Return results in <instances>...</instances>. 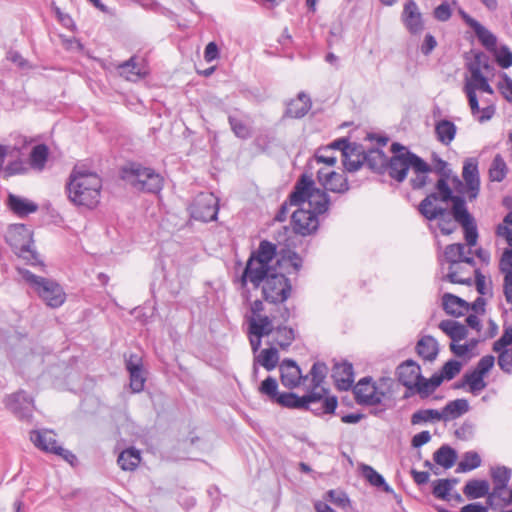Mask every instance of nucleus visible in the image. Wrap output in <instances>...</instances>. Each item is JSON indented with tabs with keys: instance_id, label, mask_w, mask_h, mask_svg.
<instances>
[{
	"instance_id": "nucleus-1",
	"label": "nucleus",
	"mask_w": 512,
	"mask_h": 512,
	"mask_svg": "<svg viewBox=\"0 0 512 512\" xmlns=\"http://www.w3.org/2000/svg\"><path fill=\"white\" fill-rule=\"evenodd\" d=\"M258 390L271 403L283 408L309 411L316 417L335 414L338 407V398L334 395L324 396L317 391H309L302 396L291 391L279 392L277 380L272 376L264 379Z\"/></svg>"
},
{
	"instance_id": "nucleus-2",
	"label": "nucleus",
	"mask_w": 512,
	"mask_h": 512,
	"mask_svg": "<svg viewBox=\"0 0 512 512\" xmlns=\"http://www.w3.org/2000/svg\"><path fill=\"white\" fill-rule=\"evenodd\" d=\"M65 188L71 203L92 210L100 202L102 179L95 172L75 166Z\"/></svg>"
},
{
	"instance_id": "nucleus-3",
	"label": "nucleus",
	"mask_w": 512,
	"mask_h": 512,
	"mask_svg": "<svg viewBox=\"0 0 512 512\" xmlns=\"http://www.w3.org/2000/svg\"><path fill=\"white\" fill-rule=\"evenodd\" d=\"M120 178L133 189L149 194H158L163 189L164 179L153 168L139 162H129L120 169Z\"/></svg>"
},
{
	"instance_id": "nucleus-4",
	"label": "nucleus",
	"mask_w": 512,
	"mask_h": 512,
	"mask_svg": "<svg viewBox=\"0 0 512 512\" xmlns=\"http://www.w3.org/2000/svg\"><path fill=\"white\" fill-rule=\"evenodd\" d=\"M18 274L50 308H58L66 300L63 288L53 279L35 275L30 270L16 267Z\"/></svg>"
},
{
	"instance_id": "nucleus-5",
	"label": "nucleus",
	"mask_w": 512,
	"mask_h": 512,
	"mask_svg": "<svg viewBox=\"0 0 512 512\" xmlns=\"http://www.w3.org/2000/svg\"><path fill=\"white\" fill-rule=\"evenodd\" d=\"M390 151L392 156L388 158L386 172H388L391 179L402 183L407 178L409 169L418 165L417 160L420 156L399 142H393Z\"/></svg>"
},
{
	"instance_id": "nucleus-6",
	"label": "nucleus",
	"mask_w": 512,
	"mask_h": 512,
	"mask_svg": "<svg viewBox=\"0 0 512 512\" xmlns=\"http://www.w3.org/2000/svg\"><path fill=\"white\" fill-rule=\"evenodd\" d=\"M416 209L425 220L429 222L437 220V227L442 235L448 236L456 231L457 222L448 208L436 205L435 202L424 197Z\"/></svg>"
},
{
	"instance_id": "nucleus-7",
	"label": "nucleus",
	"mask_w": 512,
	"mask_h": 512,
	"mask_svg": "<svg viewBox=\"0 0 512 512\" xmlns=\"http://www.w3.org/2000/svg\"><path fill=\"white\" fill-rule=\"evenodd\" d=\"M441 187H443L441 190L432 191L428 193L425 198L435 203H451V207L448 210L452 213V217L456 222L473 217L467 207V201H469L467 196L465 197L464 194H455L450 185L446 186L443 183Z\"/></svg>"
},
{
	"instance_id": "nucleus-8",
	"label": "nucleus",
	"mask_w": 512,
	"mask_h": 512,
	"mask_svg": "<svg viewBox=\"0 0 512 512\" xmlns=\"http://www.w3.org/2000/svg\"><path fill=\"white\" fill-rule=\"evenodd\" d=\"M263 299L272 304H282L292 292L290 279L282 272L273 270L262 285Z\"/></svg>"
},
{
	"instance_id": "nucleus-9",
	"label": "nucleus",
	"mask_w": 512,
	"mask_h": 512,
	"mask_svg": "<svg viewBox=\"0 0 512 512\" xmlns=\"http://www.w3.org/2000/svg\"><path fill=\"white\" fill-rule=\"evenodd\" d=\"M273 270H276L275 266H267L248 257L243 272L237 280L241 289L246 290L247 298L249 297L248 282L252 284L254 289L262 287Z\"/></svg>"
},
{
	"instance_id": "nucleus-10",
	"label": "nucleus",
	"mask_w": 512,
	"mask_h": 512,
	"mask_svg": "<svg viewBox=\"0 0 512 512\" xmlns=\"http://www.w3.org/2000/svg\"><path fill=\"white\" fill-rule=\"evenodd\" d=\"M3 404L18 420L27 423L32 421L34 401L24 390L6 395Z\"/></svg>"
},
{
	"instance_id": "nucleus-11",
	"label": "nucleus",
	"mask_w": 512,
	"mask_h": 512,
	"mask_svg": "<svg viewBox=\"0 0 512 512\" xmlns=\"http://www.w3.org/2000/svg\"><path fill=\"white\" fill-rule=\"evenodd\" d=\"M218 211V199L212 193L198 194L190 205L191 218L201 222L215 221Z\"/></svg>"
},
{
	"instance_id": "nucleus-12",
	"label": "nucleus",
	"mask_w": 512,
	"mask_h": 512,
	"mask_svg": "<svg viewBox=\"0 0 512 512\" xmlns=\"http://www.w3.org/2000/svg\"><path fill=\"white\" fill-rule=\"evenodd\" d=\"M476 91H481L487 94H494L492 86L489 84L488 78L483 72H475L470 78H466L463 86L471 114L476 116L480 112L479 100Z\"/></svg>"
},
{
	"instance_id": "nucleus-13",
	"label": "nucleus",
	"mask_w": 512,
	"mask_h": 512,
	"mask_svg": "<svg viewBox=\"0 0 512 512\" xmlns=\"http://www.w3.org/2000/svg\"><path fill=\"white\" fill-rule=\"evenodd\" d=\"M353 392L355 401L359 405L375 406L382 403L385 396L383 391L379 392L372 377L366 376L358 381L354 386Z\"/></svg>"
},
{
	"instance_id": "nucleus-14",
	"label": "nucleus",
	"mask_w": 512,
	"mask_h": 512,
	"mask_svg": "<svg viewBox=\"0 0 512 512\" xmlns=\"http://www.w3.org/2000/svg\"><path fill=\"white\" fill-rule=\"evenodd\" d=\"M318 216L310 209L298 208L291 216V226L294 233L301 236L315 234L319 228Z\"/></svg>"
},
{
	"instance_id": "nucleus-15",
	"label": "nucleus",
	"mask_w": 512,
	"mask_h": 512,
	"mask_svg": "<svg viewBox=\"0 0 512 512\" xmlns=\"http://www.w3.org/2000/svg\"><path fill=\"white\" fill-rule=\"evenodd\" d=\"M315 188V181L312 179V175H308L305 171L299 176L287 197L290 205L301 206L305 202H308Z\"/></svg>"
},
{
	"instance_id": "nucleus-16",
	"label": "nucleus",
	"mask_w": 512,
	"mask_h": 512,
	"mask_svg": "<svg viewBox=\"0 0 512 512\" xmlns=\"http://www.w3.org/2000/svg\"><path fill=\"white\" fill-rule=\"evenodd\" d=\"M462 178L466 183V195L469 202L477 199L480 192V176L478 161L475 158H467L464 161Z\"/></svg>"
},
{
	"instance_id": "nucleus-17",
	"label": "nucleus",
	"mask_w": 512,
	"mask_h": 512,
	"mask_svg": "<svg viewBox=\"0 0 512 512\" xmlns=\"http://www.w3.org/2000/svg\"><path fill=\"white\" fill-rule=\"evenodd\" d=\"M317 181L326 192L345 194L350 189L348 178L345 175L327 169L317 171Z\"/></svg>"
},
{
	"instance_id": "nucleus-18",
	"label": "nucleus",
	"mask_w": 512,
	"mask_h": 512,
	"mask_svg": "<svg viewBox=\"0 0 512 512\" xmlns=\"http://www.w3.org/2000/svg\"><path fill=\"white\" fill-rule=\"evenodd\" d=\"M304 260L295 250L289 247L280 248L279 257L274 266L278 272L298 275L303 267Z\"/></svg>"
},
{
	"instance_id": "nucleus-19",
	"label": "nucleus",
	"mask_w": 512,
	"mask_h": 512,
	"mask_svg": "<svg viewBox=\"0 0 512 512\" xmlns=\"http://www.w3.org/2000/svg\"><path fill=\"white\" fill-rule=\"evenodd\" d=\"M5 239L15 253L20 249H23V247L33 244V232L25 224H12L7 230Z\"/></svg>"
},
{
	"instance_id": "nucleus-20",
	"label": "nucleus",
	"mask_w": 512,
	"mask_h": 512,
	"mask_svg": "<svg viewBox=\"0 0 512 512\" xmlns=\"http://www.w3.org/2000/svg\"><path fill=\"white\" fill-rule=\"evenodd\" d=\"M281 384L287 389H295L301 385L302 371L297 362L285 358L279 365Z\"/></svg>"
},
{
	"instance_id": "nucleus-21",
	"label": "nucleus",
	"mask_w": 512,
	"mask_h": 512,
	"mask_svg": "<svg viewBox=\"0 0 512 512\" xmlns=\"http://www.w3.org/2000/svg\"><path fill=\"white\" fill-rule=\"evenodd\" d=\"M331 377L335 386L340 391H347L354 383V370L352 363L348 361L336 362L332 367Z\"/></svg>"
},
{
	"instance_id": "nucleus-22",
	"label": "nucleus",
	"mask_w": 512,
	"mask_h": 512,
	"mask_svg": "<svg viewBox=\"0 0 512 512\" xmlns=\"http://www.w3.org/2000/svg\"><path fill=\"white\" fill-rule=\"evenodd\" d=\"M402 21L412 35L419 34L424 29L422 15L414 0H408L403 8Z\"/></svg>"
},
{
	"instance_id": "nucleus-23",
	"label": "nucleus",
	"mask_w": 512,
	"mask_h": 512,
	"mask_svg": "<svg viewBox=\"0 0 512 512\" xmlns=\"http://www.w3.org/2000/svg\"><path fill=\"white\" fill-rule=\"evenodd\" d=\"M312 102L305 92L301 91L298 93L296 99H292L285 110V117L300 119L303 118L308 111L311 109Z\"/></svg>"
},
{
	"instance_id": "nucleus-24",
	"label": "nucleus",
	"mask_w": 512,
	"mask_h": 512,
	"mask_svg": "<svg viewBox=\"0 0 512 512\" xmlns=\"http://www.w3.org/2000/svg\"><path fill=\"white\" fill-rule=\"evenodd\" d=\"M7 207L18 217H26L38 210V205L24 197L9 193L6 200Z\"/></svg>"
},
{
	"instance_id": "nucleus-25",
	"label": "nucleus",
	"mask_w": 512,
	"mask_h": 512,
	"mask_svg": "<svg viewBox=\"0 0 512 512\" xmlns=\"http://www.w3.org/2000/svg\"><path fill=\"white\" fill-rule=\"evenodd\" d=\"M420 365L413 359H407L400 363L395 371L396 378L400 384L416 383L421 375Z\"/></svg>"
},
{
	"instance_id": "nucleus-26",
	"label": "nucleus",
	"mask_w": 512,
	"mask_h": 512,
	"mask_svg": "<svg viewBox=\"0 0 512 512\" xmlns=\"http://www.w3.org/2000/svg\"><path fill=\"white\" fill-rule=\"evenodd\" d=\"M363 159L372 172L380 175L386 172L388 157L381 148L368 149Z\"/></svg>"
},
{
	"instance_id": "nucleus-27",
	"label": "nucleus",
	"mask_w": 512,
	"mask_h": 512,
	"mask_svg": "<svg viewBox=\"0 0 512 512\" xmlns=\"http://www.w3.org/2000/svg\"><path fill=\"white\" fill-rule=\"evenodd\" d=\"M279 253L280 249H278L276 244L268 240H262L259 243L258 249L250 253L249 258H253V260L267 266H273L271 262L274 258L277 259L279 257Z\"/></svg>"
},
{
	"instance_id": "nucleus-28",
	"label": "nucleus",
	"mask_w": 512,
	"mask_h": 512,
	"mask_svg": "<svg viewBox=\"0 0 512 512\" xmlns=\"http://www.w3.org/2000/svg\"><path fill=\"white\" fill-rule=\"evenodd\" d=\"M442 306L446 314L453 317H461L470 310V304L467 301L452 293H445L442 296Z\"/></svg>"
},
{
	"instance_id": "nucleus-29",
	"label": "nucleus",
	"mask_w": 512,
	"mask_h": 512,
	"mask_svg": "<svg viewBox=\"0 0 512 512\" xmlns=\"http://www.w3.org/2000/svg\"><path fill=\"white\" fill-rule=\"evenodd\" d=\"M415 351L423 360L433 362L439 353V345L433 336L425 335L416 343Z\"/></svg>"
},
{
	"instance_id": "nucleus-30",
	"label": "nucleus",
	"mask_w": 512,
	"mask_h": 512,
	"mask_svg": "<svg viewBox=\"0 0 512 512\" xmlns=\"http://www.w3.org/2000/svg\"><path fill=\"white\" fill-rule=\"evenodd\" d=\"M417 161L418 165H414L412 169L415 173V177L409 180V185L413 190H421L429 184L430 178L428 174L433 171L432 166L423 158L419 157Z\"/></svg>"
},
{
	"instance_id": "nucleus-31",
	"label": "nucleus",
	"mask_w": 512,
	"mask_h": 512,
	"mask_svg": "<svg viewBox=\"0 0 512 512\" xmlns=\"http://www.w3.org/2000/svg\"><path fill=\"white\" fill-rule=\"evenodd\" d=\"M463 494L469 500L485 497L490 491V484L485 479H470L463 487Z\"/></svg>"
},
{
	"instance_id": "nucleus-32",
	"label": "nucleus",
	"mask_w": 512,
	"mask_h": 512,
	"mask_svg": "<svg viewBox=\"0 0 512 512\" xmlns=\"http://www.w3.org/2000/svg\"><path fill=\"white\" fill-rule=\"evenodd\" d=\"M51 431L40 432L38 430H32L30 432L31 442L40 450L46 453L54 454L53 447H60L57 440L51 436Z\"/></svg>"
},
{
	"instance_id": "nucleus-33",
	"label": "nucleus",
	"mask_w": 512,
	"mask_h": 512,
	"mask_svg": "<svg viewBox=\"0 0 512 512\" xmlns=\"http://www.w3.org/2000/svg\"><path fill=\"white\" fill-rule=\"evenodd\" d=\"M249 335L265 337L275 332L272 319L267 315H258V319L252 318L249 322Z\"/></svg>"
},
{
	"instance_id": "nucleus-34",
	"label": "nucleus",
	"mask_w": 512,
	"mask_h": 512,
	"mask_svg": "<svg viewBox=\"0 0 512 512\" xmlns=\"http://www.w3.org/2000/svg\"><path fill=\"white\" fill-rule=\"evenodd\" d=\"M512 471L506 466H496L490 469V476L493 482L494 493H501L507 488L511 479Z\"/></svg>"
},
{
	"instance_id": "nucleus-35",
	"label": "nucleus",
	"mask_w": 512,
	"mask_h": 512,
	"mask_svg": "<svg viewBox=\"0 0 512 512\" xmlns=\"http://www.w3.org/2000/svg\"><path fill=\"white\" fill-rule=\"evenodd\" d=\"M494 363L495 357L493 355H485L478 361L477 365L472 371H468L482 389H485L487 386V382L484 378L493 368Z\"/></svg>"
},
{
	"instance_id": "nucleus-36",
	"label": "nucleus",
	"mask_w": 512,
	"mask_h": 512,
	"mask_svg": "<svg viewBox=\"0 0 512 512\" xmlns=\"http://www.w3.org/2000/svg\"><path fill=\"white\" fill-rule=\"evenodd\" d=\"M470 410L469 402L465 398L449 401L443 408V421L459 418Z\"/></svg>"
},
{
	"instance_id": "nucleus-37",
	"label": "nucleus",
	"mask_w": 512,
	"mask_h": 512,
	"mask_svg": "<svg viewBox=\"0 0 512 512\" xmlns=\"http://www.w3.org/2000/svg\"><path fill=\"white\" fill-rule=\"evenodd\" d=\"M309 209L317 215L326 213L330 206V196L324 189L315 188L313 195L308 200Z\"/></svg>"
},
{
	"instance_id": "nucleus-38",
	"label": "nucleus",
	"mask_w": 512,
	"mask_h": 512,
	"mask_svg": "<svg viewBox=\"0 0 512 512\" xmlns=\"http://www.w3.org/2000/svg\"><path fill=\"white\" fill-rule=\"evenodd\" d=\"M49 157V148L46 144L35 145L29 155V165L33 170L43 171Z\"/></svg>"
},
{
	"instance_id": "nucleus-39",
	"label": "nucleus",
	"mask_w": 512,
	"mask_h": 512,
	"mask_svg": "<svg viewBox=\"0 0 512 512\" xmlns=\"http://www.w3.org/2000/svg\"><path fill=\"white\" fill-rule=\"evenodd\" d=\"M279 361V353L277 348L270 347L267 349H263L260 354L255 358V362L262 365L267 371L273 370ZM253 373L256 375L258 373V368L256 363L253 365Z\"/></svg>"
},
{
	"instance_id": "nucleus-40",
	"label": "nucleus",
	"mask_w": 512,
	"mask_h": 512,
	"mask_svg": "<svg viewBox=\"0 0 512 512\" xmlns=\"http://www.w3.org/2000/svg\"><path fill=\"white\" fill-rule=\"evenodd\" d=\"M456 132V125L448 119H442L435 125L437 140L444 145H449L454 140Z\"/></svg>"
},
{
	"instance_id": "nucleus-41",
	"label": "nucleus",
	"mask_w": 512,
	"mask_h": 512,
	"mask_svg": "<svg viewBox=\"0 0 512 512\" xmlns=\"http://www.w3.org/2000/svg\"><path fill=\"white\" fill-rule=\"evenodd\" d=\"M141 461L140 451L134 447L123 450L117 459V463L124 471H134Z\"/></svg>"
},
{
	"instance_id": "nucleus-42",
	"label": "nucleus",
	"mask_w": 512,
	"mask_h": 512,
	"mask_svg": "<svg viewBox=\"0 0 512 512\" xmlns=\"http://www.w3.org/2000/svg\"><path fill=\"white\" fill-rule=\"evenodd\" d=\"M433 460L443 468L449 469L454 466L457 460V452L449 445L444 444L434 452Z\"/></svg>"
},
{
	"instance_id": "nucleus-43",
	"label": "nucleus",
	"mask_w": 512,
	"mask_h": 512,
	"mask_svg": "<svg viewBox=\"0 0 512 512\" xmlns=\"http://www.w3.org/2000/svg\"><path fill=\"white\" fill-rule=\"evenodd\" d=\"M433 159L435 165L432 167V172H435L437 175H439V178L435 183V191H439L443 188L441 187V184L444 183L446 186L450 185L449 180L451 178L452 170L448 167V163L437 155H435Z\"/></svg>"
},
{
	"instance_id": "nucleus-44",
	"label": "nucleus",
	"mask_w": 512,
	"mask_h": 512,
	"mask_svg": "<svg viewBox=\"0 0 512 512\" xmlns=\"http://www.w3.org/2000/svg\"><path fill=\"white\" fill-rule=\"evenodd\" d=\"M474 53L473 61L467 63V70L470 72V76L474 75L475 72H482L485 70L486 72H490L494 70L493 65L490 62V58L482 51H471Z\"/></svg>"
},
{
	"instance_id": "nucleus-45",
	"label": "nucleus",
	"mask_w": 512,
	"mask_h": 512,
	"mask_svg": "<svg viewBox=\"0 0 512 512\" xmlns=\"http://www.w3.org/2000/svg\"><path fill=\"white\" fill-rule=\"evenodd\" d=\"M363 476L374 487L382 489L386 493H394V490L387 484L384 477L369 465L362 466Z\"/></svg>"
},
{
	"instance_id": "nucleus-46",
	"label": "nucleus",
	"mask_w": 512,
	"mask_h": 512,
	"mask_svg": "<svg viewBox=\"0 0 512 512\" xmlns=\"http://www.w3.org/2000/svg\"><path fill=\"white\" fill-rule=\"evenodd\" d=\"M228 123L234 135L241 139L247 140L252 136V128L248 123L236 115H228Z\"/></svg>"
},
{
	"instance_id": "nucleus-47",
	"label": "nucleus",
	"mask_w": 512,
	"mask_h": 512,
	"mask_svg": "<svg viewBox=\"0 0 512 512\" xmlns=\"http://www.w3.org/2000/svg\"><path fill=\"white\" fill-rule=\"evenodd\" d=\"M473 31L478 39V41L481 43V45L488 50L489 52H492L493 50H496L497 47V37L488 30L485 26H483L480 22L473 28Z\"/></svg>"
},
{
	"instance_id": "nucleus-48",
	"label": "nucleus",
	"mask_w": 512,
	"mask_h": 512,
	"mask_svg": "<svg viewBox=\"0 0 512 512\" xmlns=\"http://www.w3.org/2000/svg\"><path fill=\"white\" fill-rule=\"evenodd\" d=\"M277 334L276 343L282 350H287L296 339V332L294 328L280 324L275 327Z\"/></svg>"
},
{
	"instance_id": "nucleus-49",
	"label": "nucleus",
	"mask_w": 512,
	"mask_h": 512,
	"mask_svg": "<svg viewBox=\"0 0 512 512\" xmlns=\"http://www.w3.org/2000/svg\"><path fill=\"white\" fill-rule=\"evenodd\" d=\"M457 223L463 228L466 244L469 247H474L477 244L479 237L477 223L474 216L457 221Z\"/></svg>"
},
{
	"instance_id": "nucleus-50",
	"label": "nucleus",
	"mask_w": 512,
	"mask_h": 512,
	"mask_svg": "<svg viewBox=\"0 0 512 512\" xmlns=\"http://www.w3.org/2000/svg\"><path fill=\"white\" fill-rule=\"evenodd\" d=\"M482 459L476 451H467L463 454L462 460L458 463L456 472L466 473L481 466Z\"/></svg>"
},
{
	"instance_id": "nucleus-51",
	"label": "nucleus",
	"mask_w": 512,
	"mask_h": 512,
	"mask_svg": "<svg viewBox=\"0 0 512 512\" xmlns=\"http://www.w3.org/2000/svg\"><path fill=\"white\" fill-rule=\"evenodd\" d=\"M328 374V366L325 362L316 361L309 372L311 376V391H316L323 383Z\"/></svg>"
},
{
	"instance_id": "nucleus-52",
	"label": "nucleus",
	"mask_w": 512,
	"mask_h": 512,
	"mask_svg": "<svg viewBox=\"0 0 512 512\" xmlns=\"http://www.w3.org/2000/svg\"><path fill=\"white\" fill-rule=\"evenodd\" d=\"M443 418L444 415L442 411L436 409H420L412 414L410 421L412 425H419L423 422L441 421Z\"/></svg>"
},
{
	"instance_id": "nucleus-53",
	"label": "nucleus",
	"mask_w": 512,
	"mask_h": 512,
	"mask_svg": "<svg viewBox=\"0 0 512 512\" xmlns=\"http://www.w3.org/2000/svg\"><path fill=\"white\" fill-rule=\"evenodd\" d=\"M508 168L506 162L500 154H496L492 160L489 177L492 181L501 182L505 179Z\"/></svg>"
},
{
	"instance_id": "nucleus-54",
	"label": "nucleus",
	"mask_w": 512,
	"mask_h": 512,
	"mask_svg": "<svg viewBox=\"0 0 512 512\" xmlns=\"http://www.w3.org/2000/svg\"><path fill=\"white\" fill-rule=\"evenodd\" d=\"M465 253V244L453 243L445 247L444 257L451 265L461 263V258Z\"/></svg>"
},
{
	"instance_id": "nucleus-55",
	"label": "nucleus",
	"mask_w": 512,
	"mask_h": 512,
	"mask_svg": "<svg viewBox=\"0 0 512 512\" xmlns=\"http://www.w3.org/2000/svg\"><path fill=\"white\" fill-rule=\"evenodd\" d=\"M466 386H468V391L473 395H478L483 390L469 372H466L460 381L455 382L452 388L458 390L464 389Z\"/></svg>"
},
{
	"instance_id": "nucleus-56",
	"label": "nucleus",
	"mask_w": 512,
	"mask_h": 512,
	"mask_svg": "<svg viewBox=\"0 0 512 512\" xmlns=\"http://www.w3.org/2000/svg\"><path fill=\"white\" fill-rule=\"evenodd\" d=\"M496 63L503 69H508L512 66V51L506 45L501 46L499 49L493 50Z\"/></svg>"
},
{
	"instance_id": "nucleus-57",
	"label": "nucleus",
	"mask_w": 512,
	"mask_h": 512,
	"mask_svg": "<svg viewBox=\"0 0 512 512\" xmlns=\"http://www.w3.org/2000/svg\"><path fill=\"white\" fill-rule=\"evenodd\" d=\"M15 254L25 260L28 265L44 266V263L40 259L39 254L36 252V250L32 249V244H29L27 247H23V249L15 252Z\"/></svg>"
},
{
	"instance_id": "nucleus-58",
	"label": "nucleus",
	"mask_w": 512,
	"mask_h": 512,
	"mask_svg": "<svg viewBox=\"0 0 512 512\" xmlns=\"http://www.w3.org/2000/svg\"><path fill=\"white\" fill-rule=\"evenodd\" d=\"M275 139L276 137L273 133L269 131H262L255 137L253 144L258 150L265 153L269 150Z\"/></svg>"
},
{
	"instance_id": "nucleus-59",
	"label": "nucleus",
	"mask_w": 512,
	"mask_h": 512,
	"mask_svg": "<svg viewBox=\"0 0 512 512\" xmlns=\"http://www.w3.org/2000/svg\"><path fill=\"white\" fill-rule=\"evenodd\" d=\"M462 363L455 359H450L444 363L441 367L440 372L447 381L454 379L461 371Z\"/></svg>"
},
{
	"instance_id": "nucleus-60",
	"label": "nucleus",
	"mask_w": 512,
	"mask_h": 512,
	"mask_svg": "<svg viewBox=\"0 0 512 512\" xmlns=\"http://www.w3.org/2000/svg\"><path fill=\"white\" fill-rule=\"evenodd\" d=\"M130 374V387L134 392H141L144 389L145 377L143 376V367H134L129 371Z\"/></svg>"
},
{
	"instance_id": "nucleus-61",
	"label": "nucleus",
	"mask_w": 512,
	"mask_h": 512,
	"mask_svg": "<svg viewBox=\"0 0 512 512\" xmlns=\"http://www.w3.org/2000/svg\"><path fill=\"white\" fill-rule=\"evenodd\" d=\"M435 391L436 390L430 384L428 378L424 377L422 374L419 375L418 380L416 381V392L420 399L425 400L429 398Z\"/></svg>"
},
{
	"instance_id": "nucleus-62",
	"label": "nucleus",
	"mask_w": 512,
	"mask_h": 512,
	"mask_svg": "<svg viewBox=\"0 0 512 512\" xmlns=\"http://www.w3.org/2000/svg\"><path fill=\"white\" fill-rule=\"evenodd\" d=\"M28 172V168L25 162L21 159H17L9 162L4 168L5 177H10L14 175H22Z\"/></svg>"
},
{
	"instance_id": "nucleus-63",
	"label": "nucleus",
	"mask_w": 512,
	"mask_h": 512,
	"mask_svg": "<svg viewBox=\"0 0 512 512\" xmlns=\"http://www.w3.org/2000/svg\"><path fill=\"white\" fill-rule=\"evenodd\" d=\"M512 344V326H504L502 336L493 343V351L507 350L506 347Z\"/></svg>"
},
{
	"instance_id": "nucleus-64",
	"label": "nucleus",
	"mask_w": 512,
	"mask_h": 512,
	"mask_svg": "<svg viewBox=\"0 0 512 512\" xmlns=\"http://www.w3.org/2000/svg\"><path fill=\"white\" fill-rule=\"evenodd\" d=\"M498 355V365L500 369L508 374L512 373V352L509 350L496 351Z\"/></svg>"
}]
</instances>
